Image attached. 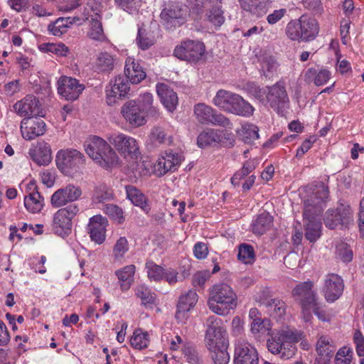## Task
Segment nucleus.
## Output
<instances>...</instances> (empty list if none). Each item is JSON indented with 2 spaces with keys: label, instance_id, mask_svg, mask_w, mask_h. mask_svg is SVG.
<instances>
[{
  "label": "nucleus",
  "instance_id": "nucleus-1",
  "mask_svg": "<svg viewBox=\"0 0 364 364\" xmlns=\"http://www.w3.org/2000/svg\"><path fill=\"white\" fill-rule=\"evenodd\" d=\"M328 197V188L320 183L313 194L304 202V219L306 224L305 237L311 242H316L321 235V223L318 217L322 211V205Z\"/></svg>",
  "mask_w": 364,
  "mask_h": 364
},
{
  "label": "nucleus",
  "instance_id": "nucleus-2",
  "mask_svg": "<svg viewBox=\"0 0 364 364\" xmlns=\"http://www.w3.org/2000/svg\"><path fill=\"white\" fill-rule=\"evenodd\" d=\"M302 338V333L291 328L282 329L274 333L267 341V346L272 354L281 358L289 359L294 355L295 344Z\"/></svg>",
  "mask_w": 364,
  "mask_h": 364
},
{
  "label": "nucleus",
  "instance_id": "nucleus-3",
  "mask_svg": "<svg viewBox=\"0 0 364 364\" xmlns=\"http://www.w3.org/2000/svg\"><path fill=\"white\" fill-rule=\"evenodd\" d=\"M237 305V296L227 284L220 283L209 289L208 306L218 315H225Z\"/></svg>",
  "mask_w": 364,
  "mask_h": 364
},
{
  "label": "nucleus",
  "instance_id": "nucleus-4",
  "mask_svg": "<svg viewBox=\"0 0 364 364\" xmlns=\"http://www.w3.org/2000/svg\"><path fill=\"white\" fill-rule=\"evenodd\" d=\"M213 102L225 112L246 117L252 116L255 110L241 96L225 90H219Z\"/></svg>",
  "mask_w": 364,
  "mask_h": 364
},
{
  "label": "nucleus",
  "instance_id": "nucleus-5",
  "mask_svg": "<svg viewBox=\"0 0 364 364\" xmlns=\"http://www.w3.org/2000/svg\"><path fill=\"white\" fill-rule=\"evenodd\" d=\"M85 151L91 159L105 168L114 167L119 163L116 152L105 140L99 136L92 137Z\"/></svg>",
  "mask_w": 364,
  "mask_h": 364
},
{
  "label": "nucleus",
  "instance_id": "nucleus-6",
  "mask_svg": "<svg viewBox=\"0 0 364 364\" xmlns=\"http://www.w3.org/2000/svg\"><path fill=\"white\" fill-rule=\"evenodd\" d=\"M318 31L317 21L305 15L289 21L286 27V34L292 41H311L317 36Z\"/></svg>",
  "mask_w": 364,
  "mask_h": 364
},
{
  "label": "nucleus",
  "instance_id": "nucleus-7",
  "mask_svg": "<svg viewBox=\"0 0 364 364\" xmlns=\"http://www.w3.org/2000/svg\"><path fill=\"white\" fill-rule=\"evenodd\" d=\"M314 284L311 281L300 282L292 289L291 296L301 309L302 318L305 322L311 321V309L318 302L316 292L313 289Z\"/></svg>",
  "mask_w": 364,
  "mask_h": 364
},
{
  "label": "nucleus",
  "instance_id": "nucleus-8",
  "mask_svg": "<svg viewBox=\"0 0 364 364\" xmlns=\"http://www.w3.org/2000/svg\"><path fill=\"white\" fill-rule=\"evenodd\" d=\"M79 210V207L75 203L58 209L53 216V230L55 233L61 237L68 235L72 229V220Z\"/></svg>",
  "mask_w": 364,
  "mask_h": 364
},
{
  "label": "nucleus",
  "instance_id": "nucleus-9",
  "mask_svg": "<svg viewBox=\"0 0 364 364\" xmlns=\"http://www.w3.org/2000/svg\"><path fill=\"white\" fill-rule=\"evenodd\" d=\"M84 155L77 149H61L56 154V166L65 175H70L73 172L77 171L84 164Z\"/></svg>",
  "mask_w": 364,
  "mask_h": 364
},
{
  "label": "nucleus",
  "instance_id": "nucleus-10",
  "mask_svg": "<svg viewBox=\"0 0 364 364\" xmlns=\"http://www.w3.org/2000/svg\"><path fill=\"white\" fill-rule=\"evenodd\" d=\"M205 50L203 43L198 41L186 40L182 41L175 48L173 54L180 60L196 63L202 58Z\"/></svg>",
  "mask_w": 364,
  "mask_h": 364
},
{
  "label": "nucleus",
  "instance_id": "nucleus-11",
  "mask_svg": "<svg viewBox=\"0 0 364 364\" xmlns=\"http://www.w3.org/2000/svg\"><path fill=\"white\" fill-rule=\"evenodd\" d=\"M188 8L178 2H171L162 10L161 18L167 28L180 26L186 21Z\"/></svg>",
  "mask_w": 364,
  "mask_h": 364
},
{
  "label": "nucleus",
  "instance_id": "nucleus-12",
  "mask_svg": "<svg viewBox=\"0 0 364 364\" xmlns=\"http://www.w3.org/2000/svg\"><path fill=\"white\" fill-rule=\"evenodd\" d=\"M194 114L197 120L204 124H213L223 127H230L231 122L222 114H218L210 106L198 103L194 107Z\"/></svg>",
  "mask_w": 364,
  "mask_h": 364
},
{
  "label": "nucleus",
  "instance_id": "nucleus-13",
  "mask_svg": "<svg viewBox=\"0 0 364 364\" xmlns=\"http://www.w3.org/2000/svg\"><path fill=\"white\" fill-rule=\"evenodd\" d=\"M353 219V212L349 205L339 203L336 210H328L325 213L324 223L330 229L338 226L346 227Z\"/></svg>",
  "mask_w": 364,
  "mask_h": 364
},
{
  "label": "nucleus",
  "instance_id": "nucleus-14",
  "mask_svg": "<svg viewBox=\"0 0 364 364\" xmlns=\"http://www.w3.org/2000/svg\"><path fill=\"white\" fill-rule=\"evenodd\" d=\"M14 109L18 115L23 119L43 117L44 111L38 99L33 95H26L16 102Z\"/></svg>",
  "mask_w": 364,
  "mask_h": 364
},
{
  "label": "nucleus",
  "instance_id": "nucleus-15",
  "mask_svg": "<svg viewBox=\"0 0 364 364\" xmlns=\"http://www.w3.org/2000/svg\"><path fill=\"white\" fill-rule=\"evenodd\" d=\"M82 195L80 187L68 184L55 191L50 197V204L53 208H62L68 203L78 200Z\"/></svg>",
  "mask_w": 364,
  "mask_h": 364
},
{
  "label": "nucleus",
  "instance_id": "nucleus-16",
  "mask_svg": "<svg viewBox=\"0 0 364 364\" xmlns=\"http://www.w3.org/2000/svg\"><path fill=\"white\" fill-rule=\"evenodd\" d=\"M266 101L278 114H283L289 104V97L283 83L277 82L272 87H267Z\"/></svg>",
  "mask_w": 364,
  "mask_h": 364
},
{
  "label": "nucleus",
  "instance_id": "nucleus-17",
  "mask_svg": "<svg viewBox=\"0 0 364 364\" xmlns=\"http://www.w3.org/2000/svg\"><path fill=\"white\" fill-rule=\"evenodd\" d=\"M110 144L122 154L128 155L133 159H138L140 155L139 146L136 140L124 134H112L109 137Z\"/></svg>",
  "mask_w": 364,
  "mask_h": 364
},
{
  "label": "nucleus",
  "instance_id": "nucleus-18",
  "mask_svg": "<svg viewBox=\"0 0 364 364\" xmlns=\"http://www.w3.org/2000/svg\"><path fill=\"white\" fill-rule=\"evenodd\" d=\"M183 156L172 150H166L162 153L154 166L155 173L164 176L168 171H175L183 161Z\"/></svg>",
  "mask_w": 364,
  "mask_h": 364
},
{
  "label": "nucleus",
  "instance_id": "nucleus-19",
  "mask_svg": "<svg viewBox=\"0 0 364 364\" xmlns=\"http://www.w3.org/2000/svg\"><path fill=\"white\" fill-rule=\"evenodd\" d=\"M235 364H259L257 350L245 340L238 339L235 342Z\"/></svg>",
  "mask_w": 364,
  "mask_h": 364
},
{
  "label": "nucleus",
  "instance_id": "nucleus-20",
  "mask_svg": "<svg viewBox=\"0 0 364 364\" xmlns=\"http://www.w3.org/2000/svg\"><path fill=\"white\" fill-rule=\"evenodd\" d=\"M258 297V301L266 309L270 316L277 319L285 314L286 304L282 299L272 298L268 289L261 291Z\"/></svg>",
  "mask_w": 364,
  "mask_h": 364
},
{
  "label": "nucleus",
  "instance_id": "nucleus-21",
  "mask_svg": "<svg viewBox=\"0 0 364 364\" xmlns=\"http://www.w3.org/2000/svg\"><path fill=\"white\" fill-rule=\"evenodd\" d=\"M343 280L339 275L328 274L325 277L321 291L328 302L336 301L343 294Z\"/></svg>",
  "mask_w": 364,
  "mask_h": 364
},
{
  "label": "nucleus",
  "instance_id": "nucleus-22",
  "mask_svg": "<svg viewBox=\"0 0 364 364\" xmlns=\"http://www.w3.org/2000/svg\"><path fill=\"white\" fill-rule=\"evenodd\" d=\"M130 89L129 80L124 75H118L109 82V88L106 90V102L113 105L117 99L124 97Z\"/></svg>",
  "mask_w": 364,
  "mask_h": 364
},
{
  "label": "nucleus",
  "instance_id": "nucleus-23",
  "mask_svg": "<svg viewBox=\"0 0 364 364\" xmlns=\"http://www.w3.org/2000/svg\"><path fill=\"white\" fill-rule=\"evenodd\" d=\"M85 89V85L71 77L62 76L58 81V92L67 100H77Z\"/></svg>",
  "mask_w": 364,
  "mask_h": 364
},
{
  "label": "nucleus",
  "instance_id": "nucleus-24",
  "mask_svg": "<svg viewBox=\"0 0 364 364\" xmlns=\"http://www.w3.org/2000/svg\"><path fill=\"white\" fill-rule=\"evenodd\" d=\"M121 113L126 121L134 127H138L146 123L144 111L134 100L125 102L121 108Z\"/></svg>",
  "mask_w": 364,
  "mask_h": 364
},
{
  "label": "nucleus",
  "instance_id": "nucleus-25",
  "mask_svg": "<svg viewBox=\"0 0 364 364\" xmlns=\"http://www.w3.org/2000/svg\"><path fill=\"white\" fill-rule=\"evenodd\" d=\"M198 300V296L195 290H189L182 294L178 300L175 317L180 323H185L188 318V313Z\"/></svg>",
  "mask_w": 364,
  "mask_h": 364
},
{
  "label": "nucleus",
  "instance_id": "nucleus-26",
  "mask_svg": "<svg viewBox=\"0 0 364 364\" xmlns=\"http://www.w3.org/2000/svg\"><path fill=\"white\" fill-rule=\"evenodd\" d=\"M32 119H23L21 122V132L24 139L31 140L37 136L44 134L46 125L43 120L35 117Z\"/></svg>",
  "mask_w": 364,
  "mask_h": 364
},
{
  "label": "nucleus",
  "instance_id": "nucleus-27",
  "mask_svg": "<svg viewBox=\"0 0 364 364\" xmlns=\"http://www.w3.org/2000/svg\"><path fill=\"white\" fill-rule=\"evenodd\" d=\"M108 221L100 215H94L90 219L87 230L90 238L97 244H102L106 237V227Z\"/></svg>",
  "mask_w": 364,
  "mask_h": 364
},
{
  "label": "nucleus",
  "instance_id": "nucleus-28",
  "mask_svg": "<svg viewBox=\"0 0 364 364\" xmlns=\"http://www.w3.org/2000/svg\"><path fill=\"white\" fill-rule=\"evenodd\" d=\"M156 92L162 105L169 112L176 109L178 99L176 92L164 83L156 85Z\"/></svg>",
  "mask_w": 364,
  "mask_h": 364
},
{
  "label": "nucleus",
  "instance_id": "nucleus-29",
  "mask_svg": "<svg viewBox=\"0 0 364 364\" xmlns=\"http://www.w3.org/2000/svg\"><path fill=\"white\" fill-rule=\"evenodd\" d=\"M124 77L132 84H138L146 75L140 64L134 58H128L125 62Z\"/></svg>",
  "mask_w": 364,
  "mask_h": 364
},
{
  "label": "nucleus",
  "instance_id": "nucleus-30",
  "mask_svg": "<svg viewBox=\"0 0 364 364\" xmlns=\"http://www.w3.org/2000/svg\"><path fill=\"white\" fill-rule=\"evenodd\" d=\"M29 155L39 166H46L52 160L51 149L45 141L38 142L36 147L29 150Z\"/></svg>",
  "mask_w": 364,
  "mask_h": 364
},
{
  "label": "nucleus",
  "instance_id": "nucleus-31",
  "mask_svg": "<svg viewBox=\"0 0 364 364\" xmlns=\"http://www.w3.org/2000/svg\"><path fill=\"white\" fill-rule=\"evenodd\" d=\"M117 64V58L108 52L100 53L94 63L95 71L97 73L109 74Z\"/></svg>",
  "mask_w": 364,
  "mask_h": 364
},
{
  "label": "nucleus",
  "instance_id": "nucleus-32",
  "mask_svg": "<svg viewBox=\"0 0 364 364\" xmlns=\"http://www.w3.org/2000/svg\"><path fill=\"white\" fill-rule=\"evenodd\" d=\"M29 189L33 191L24 198V205L26 209L33 213H39L44 205V198L37 191L34 183L29 184Z\"/></svg>",
  "mask_w": 364,
  "mask_h": 364
},
{
  "label": "nucleus",
  "instance_id": "nucleus-33",
  "mask_svg": "<svg viewBox=\"0 0 364 364\" xmlns=\"http://www.w3.org/2000/svg\"><path fill=\"white\" fill-rule=\"evenodd\" d=\"M126 192L127 198L134 205L140 207L146 214L150 212L151 207L148 203V199L139 189L133 186H127Z\"/></svg>",
  "mask_w": 364,
  "mask_h": 364
},
{
  "label": "nucleus",
  "instance_id": "nucleus-34",
  "mask_svg": "<svg viewBox=\"0 0 364 364\" xmlns=\"http://www.w3.org/2000/svg\"><path fill=\"white\" fill-rule=\"evenodd\" d=\"M79 21L80 18L77 16L67 18L60 17L53 23H50L48 26V29L53 35L55 36H61L68 31L71 25Z\"/></svg>",
  "mask_w": 364,
  "mask_h": 364
},
{
  "label": "nucleus",
  "instance_id": "nucleus-35",
  "mask_svg": "<svg viewBox=\"0 0 364 364\" xmlns=\"http://www.w3.org/2000/svg\"><path fill=\"white\" fill-rule=\"evenodd\" d=\"M238 1L243 10L259 17L266 13L269 0H238Z\"/></svg>",
  "mask_w": 364,
  "mask_h": 364
},
{
  "label": "nucleus",
  "instance_id": "nucleus-36",
  "mask_svg": "<svg viewBox=\"0 0 364 364\" xmlns=\"http://www.w3.org/2000/svg\"><path fill=\"white\" fill-rule=\"evenodd\" d=\"M221 132L213 129L204 130L197 138V144L200 148L215 146L221 141Z\"/></svg>",
  "mask_w": 364,
  "mask_h": 364
},
{
  "label": "nucleus",
  "instance_id": "nucleus-37",
  "mask_svg": "<svg viewBox=\"0 0 364 364\" xmlns=\"http://www.w3.org/2000/svg\"><path fill=\"white\" fill-rule=\"evenodd\" d=\"M272 223V216L266 212L259 214L252 224V232L255 234L262 235L271 226Z\"/></svg>",
  "mask_w": 364,
  "mask_h": 364
},
{
  "label": "nucleus",
  "instance_id": "nucleus-38",
  "mask_svg": "<svg viewBox=\"0 0 364 364\" xmlns=\"http://www.w3.org/2000/svg\"><path fill=\"white\" fill-rule=\"evenodd\" d=\"M205 336L210 337L213 335L220 336V334L225 333L226 329L222 324V320L215 316H210L206 321Z\"/></svg>",
  "mask_w": 364,
  "mask_h": 364
},
{
  "label": "nucleus",
  "instance_id": "nucleus-39",
  "mask_svg": "<svg viewBox=\"0 0 364 364\" xmlns=\"http://www.w3.org/2000/svg\"><path fill=\"white\" fill-rule=\"evenodd\" d=\"M134 272L135 266L133 264L127 265L122 269L117 270L116 272V275L117 276L119 281L122 282L121 284L122 289H129L132 283L134 281Z\"/></svg>",
  "mask_w": 364,
  "mask_h": 364
},
{
  "label": "nucleus",
  "instance_id": "nucleus-40",
  "mask_svg": "<svg viewBox=\"0 0 364 364\" xmlns=\"http://www.w3.org/2000/svg\"><path fill=\"white\" fill-rule=\"evenodd\" d=\"M331 73L327 70H321L318 73L314 68H309L305 73V78L309 82L314 79L316 86H321L326 83L330 79Z\"/></svg>",
  "mask_w": 364,
  "mask_h": 364
},
{
  "label": "nucleus",
  "instance_id": "nucleus-41",
  "mask_svg": "<svg viewBox=\"0 0 364 364\" xmlns=\"http://www.w3.org/2000/svg\"><path fill=\"white\" fill-rule=\"evenodd\" d=\"M100 18V17L97 14L91 16L90 28L87 32L88 36L95 41H103L105 37Z\"/></svg>",
  "mask_w": 364,
  "mask_h": 364
},
{
  "label": "nucleus",
  "instance_id": "nucleus-42",
  "mask_svg": "<svg viewBox=\"0 0 364 364\" xmlns=\"http://www.w3.org/2000/svg\"><path fill=\"white\" fill-rule=\"evenodd\" d=\"M112 198V191L105 184H99L95 186L92 195V201L94 203H105L109 200Z\"/></svg>",
  "mask_w": 364,
  "mask_h": 364
},
{
  "label": "nucleus",
  "instance_id": "nucleus-43",
  "mask_svg": "<svg viewBox=\"0 0 364 364\" xmlns=\"http://www.w3.org/2000/svg\"><path fill=\"white\" fill-rule=\"evenodd\" d=\"M156 42L155 38L151 32L139 28L136 38V43L141 50H147Z\"/></svg>",
  "mask_w": 364,
  "mask_h": 364
},
{
  "label": "nucleus",
  "instance_id": "nucleus-44",
  "mask_svg": "<svg viewBox=\"0 0 364 364\" xmlns=\"http://www.w3.org/2000/svg\"><path fill=\"white\" fill-rule=\"evenodd\" d=\"M332 340L327 337L321 336L316 343V350L318 355H331L336 350L335 346L332 344Z\"/></svg>",
  "mask_w": 364,
  "mask_h": 364
},
{
  "label": "nucleus",
  "instance_id": "nucleus-45",
  "mask_svg": "<svg viewBox=\"0 0 364 364\" xmlns=\"http://www.w3.org/2000/svg\"><path fill=\"white\" fill-rule=\"evenodd\" d=\"M258 132L259 129L256 125L246 123L242 126L240 134L245 143L250 144L259 138Z\"/></svg>",
  "mask_w": 364,
  "mask_h": 364
},
{
  "label": "nucleus",
  "instance_id": "nucleus-46",
  "mask_svg": "<svg viewBox=\"0 0 364 364\" xmlns=\"http://www.w3.org/2000/svg\"><path fill=\"white\" fill-rule=\"evenodd\" d=\"M149 343V335L146 332H142L141 329L134 331L131 337V346L136 349H143L148 346Z\"/></svg>",
  "mask_w": 364,
  "mask_h": 364
},
{
  "label": "nucleus",
  "instance_id": "nucleus-47",
  "mask_svg": "<svg viewBox=\"0 0 364 364\" xmlns=\"http://www.w3.org/2000/svg\"><path fill=\"white\" fill-rule=\"evenodd\" d=\"M136 295L140 298L141 304L146 306H151L155 302V294L144 285H139L136 288Z\"/></svg>",
  "mask_w": 364,
  "mask_h": 364
},
{
  "label": "nucleus",
  "instance_id": "nucleus-48",
  "mask_svg": "<svg viewBox=\"0 0 364 364\" xmlns=\"http://www.w3.org/2000/svg\"><path fill=\"white\" fill-rule=\"evenodd\" d=\"M205 343L208 349L214 350L219 347H228L227 333L220 334V336L214 335L210 337L205 336Z\"/></svg>",
  "mask_w": 364,
  "mask_h": 364
},
{
  "label": "nucleus",
  "instance_id": "nucleus-49",
  "mask_svg": "<svg viewBox=\"0 0 364 364\" xmlns=\"http://www.w3.org/2000/svg\"><path fill=\"white\" fill-rule=\"evenodd\" d=\"M218 4H215L213 8L207 12L206 18L214 26H220L224 23L225 18L223 11Z\"/></svg>",
  "mask_w": 364,
  "mask_h": 364
},
{
  "label": "nucleus",
  "instance_id": "nucleus-50",
  "mask_svg": "<svg viewBox=\"0 0 364 364\" xmlns=\"http://www.w3.org/2000/svg\"><path fill=\"white\" fill-rule=\"evenodd\" d=\"M227 348L228 347H219L214 350L208 349L215 364H228L229 363L230 355Z\"/></svg>",
  "mask_w": 364,
  "mask_h": 364
},
{
  "label": "nucleus",
  "instance_id": "nucleus-51",
  "mask_svg": "<svg viewBox=\"0 0 364 364\" xmlns=\"http://www.w3.org/2000/svg\"><path fill=\"white\" fill-rule=\"evenodd\" d=\"M147 276L149 279L158 282L164 279V268L152 261L146 263Z\"/></svg>",
  "mask_w": 364,
  "mask_h": 364
},
{
  "label": "nucleus",
  "instance_id": "nucleus-52",
  "mask_svg": "<svg viewBox=\"0 0 364 364\" xmlns=\"http://www.w3.org/2000/svg\"><path fill=\"white\" fill-rule=\"evenodd\" d=\"M237 258L245 264H250L255 258L252 246L247 244H242L239 247Z\"/></svg>",
  "mask_w": 364,
  "mask_h": 364
},
{
  "label": "nucleus",
  "instance_id": "nucleus-53",
  "mask_svg": "<svg viewBox=\"0 0 364 364\" xmlns=\"http://www.w3.org/2000/svg\"><path fill=\"white\" fill-rule=\"evenodd\" d=\"M153 95L151 93L146 92L141 95L143 110L151 117H156L159 114V110L153 106Z\"/></svg>",
  "mask_w": 364,
  "mask_h": 364
},
{
  "label": "nucleus",
  "instance_id": "nucleus-54",
  "mask_svg": "<svg viewBox=\"0 0 364 364\" xmlns=\"http://www.w3.org/2000/svg\"><path fill=\"white\" fill-rule=\"evenodd\" d=\"M40 49L59 56H65L68 52V48L63 43H44L40 46Z\"/></svg>",
  "mask_w": 364,
  "mask_h": 364
},
{
  "label": "nucleus",
  "instance_id": "nucleus-55",
  "mask_svg": "<svg viewBox=\"0 0 364 364\" xmlns=\"http://www.w3.org/2000/svg\"><path fill=\"white\" fill-rule=\"evenodd\" d=\"M128 241L124 237H119L113 248V255L114 259H121L124 255L128 251Z\"/></svg>",
  "mask_w": 364,
  "mask_h": 364
},
{
  "label": "nucleus",
  "instance_id": "nucleus-56",
  "mask_svg": "<svg viewBox=\"0 0 364 364\" xmlns=\"http://www.w3.org/2000/svg\"><path fill=\"white\" fill-rule=\"evenodd\" d=\"M336 254L344 262H349L353 259V251L350 246L346 242H341L337 245Z\"/></svg>",
  "mask_w": 364,
  "mask_h": 364
},
{
  "label": "nucleus",
  "instance_id": "nucleus-57",
  "mask_svg": "<svg viewBox=\"0 0 364 364\" xmlns=\"http://www.w3.org/2000/svg\"><path fill=\"white\" fill-rule=\"evenodd\" d=\"M247 90L252 97L263 103L265 102L268 91L267 87L264 89H261L256 84L250 83L247 85Z\"/></svg>",
  "mask_w": 364,
  "mask_h": 364
},
{
  "label": "nucleus",
  "instance_id": "nucleus-58",
  "mask_svg": "<svg viewBox=\"0 0 364 364\" xmlns=\"http://www.w3.org/2000/svg\"><path fill=\"white\" fill-rule=\"evenodd\" d=\"M106 213L119 224L122 223L124 220L122 209L116 205L107 204Z\"/></svg>",
  "mask_w": 364,
  "mask_h": 364
},
{
  "label": "nucleus",
  "instance_id": "nucleus-59",
  "mask_svg": "<svg viewBox=\"0 0 364 364\" xmlns=\"http://www.w3.org/2000/svg\"><path fill=\"white\" fill-rule=\"evenodd\" d=\"M193 4L191 9L198 15L203 11V9L208 5L221 4L222 0H191Z\"/></svg>",
  "mask_w": 364,
  "mask_h": 364
},
{
  "label": "nucleus",
  "instance_id": "nucleus-60",
  "mask_svg": "<svg viewBox=\"0 0 364 364\" xmlns=\"http://www.w3.org/2000/svg\"><path fill=\"white\" fill-rule=\"evenodd\" d=\"M210 277L209 272H197L192 279V283L194 287L203 288L205 283Z\"/></svg>",
  "mask_w": 364,
  "mask_h": 364
},
{
  "label": "nucleus",
  "instance_id": "nucleus-61",
  "mask_svg": "<svg viewBox=\"0 0 364 364\" xmlns=\"http://www.w3.org/2000/svg\"><path fill=\"white\" fill-rule=\"evenodd\" d=\"M356 351L359 356L364 355V336L359 330H356L353 335Z\"/></svg>",
  "mask_w": 364,
  "mask_h": 364
},
{
  "label": "nucleus",
  "instance_id": "nucleus-62",
  "mask_svg": "<svg viewBox=\"0 0 364 364\" xmlns=\"http://www.w3.org/2000/svg\"><path fill=\"white\" fill-rule=\"evenodd\" d=\"M153 137L156 139L160 144H169L171 143V140L169 137L166 136V133L164 129L161 127H154L151 132Z\"/></svg>",
  "mask_w": 364,
  "mask_h": 364
},
{
  "label": "nucleus",
  "instance_id": "nucleus-63",
  "mask_svg": "<svg viewBox=\"0 0 364 364\" xmlns=\"http://www.w3.org/2000/svg\"><path fill=\"white\" fill-rule=\"evenodd\" d=\"M193 252L196 258L200 259H204L208 254V247L203 242H197L194 245Z\"/></svg>",
  "mask_w": 364,
  "mask_h": 364
},
{
  "label": "nucleus",
  "instance_id": "nucleus-64",
  "mask_svg": "<svg viewBox=\"0 0 364 364\" xmlns=\"http://www.w3.org/2000/svg\"><path fill=\"white\" fill-rule=\"evenodd\" d=\"M286 13L287 10L285 9L274 10L267 16V21L269 24H275L284 17Z\"/></svg>",
  "mask_w": 364,
  "mask_h": 364
}]
</instances>
